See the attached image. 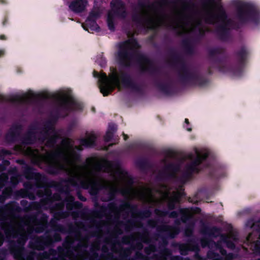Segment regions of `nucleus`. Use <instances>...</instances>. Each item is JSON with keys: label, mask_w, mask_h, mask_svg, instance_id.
Returning a JSON list of instances; mask_svg holds the SVG:
<instances>
[{"label": "nucleus", "mask_w": 260, "mask_h": 260, "mask_svg": "<svg viewBox=\"0 0 260 260\" xmlns=\"http://www.w3.org/2000/svg\"><path fill=\"white\" fill-rule=\"evenodd\" d=\"M87 6V2L86 0H76L73 2L70 5V8L76 12H80L84 11Z\"/></svg>", "instance_id": "7ed1b4c3"}, {"label": "nucleus", "mask_w": 260, "mask_h": 260, "mask_svg": "<svg viewBox=\"0 0 260 260\" xmlns=\"http://www.w3.org/2000/svg\"><path fill=\"white\" fill-rule=\"evenodd\" d=\"M117 173L120 174V177H121L122 178L124 179L127 176L126 173H124L123 172L121 171L120 170L118 171Z\"/></svg>", "instance_id": "4468645a"}, {"label": "nucleus", "mask_w": 260, "mask_h": 260, "mask_svg": "<svg viewBox=\"0 0 260 260\" xmlns=\"http://www.w3.org/2000/svg\"><path fill=\"white\" fill-rule=\"evenodd\" d=\"M120 3V0H113V1L111 3V4L112 5H115L116 4H119Z\"/></svg>", "instance_id": "2eb2a0df"}, {"label": "nucleus", "mask_w": 260, "mask_h": 260, "mask_svg": "<svg viewBox=\"0 0 260 260\" xmlns=\"http://www.w3.org/2000/svg\"><path fill=\"white\" fill-rule=\"evenodd\" d=\"M124 45V47L132 49V48H136L137 46V44L135 42V41L132 40L131 42H129L125 43Z\"/></svg>", "instance_id": "9b49d317"}, {"label": "nucleus", "mask_w": 260, "mask_h": 260, "mask_svg": "<svg viewBox=\"0 0 260 260\" xmlns=\"http://www.w3.org/2000/svg\"><path fill=\"white\" fill-rule=\"evenodd\" d=\"M4 38H5V36H0V39L1 40H3V39H4Z\"/></svg>", "instance_id": "f3484780"}, {"label": "nucleus", "mask_w": 260, "mask_h": 260, "mask_svg": "<svg viewBox=\"0 0 260 260\" xmlns=\"http://www.w3.org/2000/svg\"><path fill=\"white\" fill-rule=\"evenodd\" d=\"M191 24L190 23H180L178 24H177V27L178 28H180L181 29V32H187L190 29H189V26H190Z\"/></svg>", "instance_id": "1a4fd4ad"}, {"label": "nucleus", "mask_w": 260, "mask_h": 260, "mask_svg": "<svg viewBox=\"0 0 260 260\" xmlns=\"http://www.w3.org/2000/svg\"><path fill=\"white\" fill-rule=\"evenodd\" d=\"M86 24L89 27L91 30L98 31L99 30L97 24L95 22L92 21L90 19H88L86 21Z\"/></svg>", "instance_id": "6e6552de"}, {"label": "nucleus", "mask_w": 260, "mask_h": 260, "mask_svg": "<svg viewBox=\"0 0 260 260\" xmlns=\"http://www.w3.org/2000/svg\"><path fill=\"white\" fill-rule=\"evenodd\" d=\"M138 196L146 201H150L151 199V190L148 188H144L138 191Z\"/></svg>", "instance_id": "423d86ee"}, {"label": "nucleus", "mask_w": 260, "mask_h": 260, "mask_svg": "<svg viewBox=\"0 0 260 260\" xmlns=\"http://www.w3.org/2000/svg\"><path fill=\"white\" fill-rule=\"evenodd\" d=\"M185 122L187 124L189 123L188 120L187 119H185Z\"/></svg>", "instance_id": "a211bd4d"}, {"label": "nucleus", "mask_w": 260, "mask_h": 260, "mask_svg": "<svg viewBox=\"0 0 260 260\" xmlns=\"http://www.w3.org/2000/svg\"><path fill=\"white\" fill-rule=\"evenodd\" d=\"M99 78L100 91L104 96L107 95L115 86L120 88L119 79L116 73H113L109 78L101 74Z\"/></svg>", "instance_id": "f03ea898"}, {"label": "nucleus", "mask_w": 260, "mask_h": 260, "mask_svg": "<svg viewBox=\"0 0 260 260\" xmlns=\"http://www.w3.org/2000/svg\"><path fill=\"white\" fill-rule=\"evenodd\" d=\"M187 129L188 131H191V128H187Z\"/></svg>", "instance_id": "6ab92c4d"}, {"label": "nucleus", "mask_w": 260, "mask_h": 260, "mask_svg": "<svg viewBox=\"0 0 260 260\" xmlns=\"http://www.w3.org/2000/svg\"><path fill=\"white\" fill-rule=\"evenodd\" d=\"M67 166L61 167V168L66 170L72 173L82 176L89 182H92V170H97L98 162L95 159H91L87 166L84 168H80L77 166L74 161V156L71 148H68L66 151Z\"/></svg>", "instance_id": "f257e3e1"}, {"label": "nucleus", "mask_w": 260, "mask_h": 260, "mask_svg": "<svg viewBox=\"0 0 260 260\" xmlns=\"http://www.w3.org/2000/svg\"><path fill=\"white\" fill-rule=\"evenodd\" d=\"M53 96L54 98L62 102L68 101L70 98L69 93L65 90L58 91L53 93Z\"/></svg>", "instance_id": "39448f33"}, {"label": "nucleus", "mask_w": 260, "mask_h": 260, "mask_svg": "<svg viewBox=\"0 0 260 260\" xmlns=\"http://www.w3.org/2000/svg\"><path fill=\"white\" fill-rule=\"evenodd\" d=\"M94 140H95L94 136L91 135V136H90L89 137H88V138H87L85 140L84 144L87 146H90L93 143Z\"/></svg>", "instance_id": "ddd939ff"}, {"label": "nucleus", "mask_w": 260, "mask_h": 260, "mask_svg": "<svg viewBox=\"0 0 260 260\" xmlns=\"http://www.w3.org/2000/svg\"><path fill=\"white\" fill-rule=\"evenodd\" d=\"M117 14H115V13H113L112 12H110L108 14V24L109 28L110 29H113V25L112 23V19L114 17L117 15Z\"/></svg>", "instance_id": "9d476101"}, {"label": "nucleus", "mask_w": 260, "mask_h": 260, "mask_svg": "<svg viewBox=\"0 0 260 260\" xmlns=\"http://www.w3.org/2000/svg\"><path fill=\"white\" fill-rule=\"evenodd\" d=\"M32 96V93L31 92H28L26 93H24L21 95H18L17 96L19 100H22L24 99H27L29 98H31Z\"/></svg>", "instance_id": "f8f14e48"}, {"label": "nucleus", "mask_w": 260, "mask_h": 260, "mask_svg": "<svg viewBox=\"0 0 260 260\" xmlns=\"http://www.w3.org/2000/svg\"><path fill=\"white\" fill-rule=\"evenodd\" d=\"M148 21L152 23L151 27H155L159 24V17L155 14L149 13L146 14Z\"/></svg>", "instance_id": "0eeeda50"}, {"label": "nucleus", "mask_w": 260, "mask_h": 260, "mask_svg": "<svg viewBox=\"0 0 260 260\" xmlns=\"http://www.w3.org/2000/svg\"><path fill=\"white\" fill-rule=\"evenodd\" d=\"M4 54V51L3 50H0V57Z\"/></svg>", "instance_id": "dca6fc26"}, {"label": "nucleus", "mask_w": 260, "mask_h": 260, "mask_svg": "<svg viewBox=\"0 0 260 260\" xmlns=\"http://www.w3.org/2000/svg\"><path fill=\"white\" fill-rule=\"evenodd\" d=\"M206 156L205 153L202 152L197 149H195L194 152L189 155L190 158L194 161L196 165L199 164Z\"/></svg>", "instance_id": "20e7f679"}]
</instances>
